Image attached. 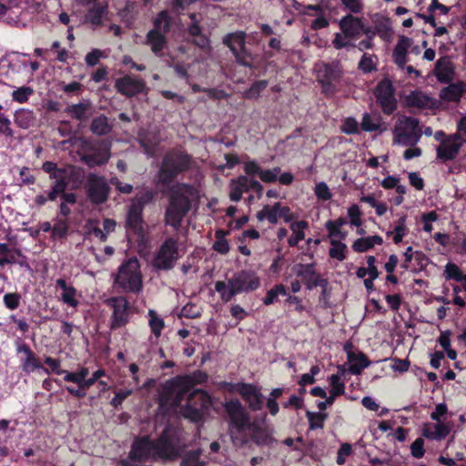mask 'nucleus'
I'll use <instances>...</instances> for the list:
<instances>
[{
  "instance_id": "nucleus-63",
  "label": "nucleus",
  "mask_w": 466,
  "mask_h": 466,
  "mask_svg": "<svg viewBox=\"0 0 466 466\" xmlns=\"http://www.w3.org/2000/svg\"><path fill=\"white\" fill-rule=\"evenodd\" d=\"M315 195L319 199L323 201L329 200L332 198V194L325 182H319L315 186Z\"/></svg>"
},
{
  "instance_id": "nucleus-25",
  "label": "nucleus",
  "mask_w": 466,
  "mask_h": 466,
  "mask_svg": "<svg viewBox=\"0 0 466 466\" xmlns=\"http://www.w3.org/2000/svg\"><path fill=\"white\" fill-rule=\"evenodd\" d=\"M406 105L409 107H416L419 109L431 108L432 106V98L422 93L421 91H411L406 96Z\"/></svg>"
},
{
  "instance_id": "nucleus-22",
  "label": "nucleus",
  "mask_w": 466,
  "mask_h": 466,
  "mask_svg": "<svg viewBox=\"0 0 466 466\" xmlns=\"http://www.w3.org/2000/svg\"><path fill=\"white\" fill-rule=\"evenodd\" d=\"M167 34L150 29L146 35V45L150 46L151 51L157 56H162L163 51L167 46Z\"/></svg>"
},
{
  "instance_id": "nucleus-45",
  "label": "nucleus",
  "mask_w": 466,
  "mask_h": 466,
  "mask_svg": "<svg viewBox=\"0 0 466 466\" xmlns=\"http://www.w3.org/2000/svg\"><path fill=\"white\" fill-rule=\"evenodd\" d=\"M89 370L86 367H82L76 371H68L64 376V380L66 382H72L76 384V387H80L84 381L87 379Z\"/></svg>"
},
{
  "instance_id": "nucleus-30",
  "label": "nucleus",
  "mask_w": 466,
  "mask_h": 466,
  "mask_svg": "<svg viewBox=\"0 0 466 466\" xmlns=\"http://www.w3.org/2000/svg\"><path fill=\"white\" fill-rule=\"evenodd\" d=\"M434 71L440 82L449 83L452 80L454 70L451 62L443 61L442 59L438 60Z\"/></svg>"
},
{
  "instance_id": "nucleus-5",
  "label": "nucleus",
  "mask_w": 466,
  "mask_h": 466,
  "mask_svg": "<svg viewBox=\"0 0 466 466\" xmlns=\"http://www.w3.org/2000/svg\"><path fill=\"white\" fill-rule=\"evenodd\" d=\"M246 36L243 31L228 33L223 36L222 43L230 49L238 65L255 69V56L246 47Z\"/></svg>"
},
{
  "instance_id": "nucleus-13",
  "label": "nucleus",
  "mask_w": 466,
  "mask_h": 466,
  "mask_svg": "<svg viewBox=\"0 0 466 466\" xmlns=\"http://www.w3.org/2000/svg\"><path fill=\"white\" fill-rule=\"evenodd\" d=\"M86 190L90 202L99 205L108 199L110 187L104 177L89 173L86 177Z\"/></svg>"
},
{
  "instance_id": "nucleus-54",
  "label": "nucleus",
  "mask_w": 466,
  "mask_h": 466,
  "mask_svg": "<svg viewBox=\"0 0 466 466\" xmlns=\"http://www.w3.org/2000/svg\"><path fill=\"white\" fill-rule=\"evenodd\" d=\"M330 390L329 394L335 398L341 396L345 393V383L341 380L340 375L332 374L329 377Z\"/></svg>"
},
{
  "instance_id": "nucleus-38",
  "label": "nucleus",
  "mask_w": 466,
  "mask_h": 466,
  "mask_svg": "<svg viewBox=\"0 0 466 466\" xmlns=\"http://www.w3.org/2000/svg\"><path fill=\"white\" fill-rule=\"evenodd\" d=\"M19 264L21 267H28L25 261H17L12 253V248L6 243H0V267L7 264Z\"/></svg>"
},
{
  "instance_id": "nucleus-18",
  "label": "nucleus",
  "mask_w": 466,
  "mask_h": 466,
  "mask_svg": "<svg viewBox=\"0 0 466 466\" xmlns=\"http://www.w3.org/2000/svg\"><path fill=\"white\" fill-rule=\"evenodd\" d=\"M107 11L108 4L106 2L94 1L84 15V23L93 29L102 26Z\"/></svg>"
},
{
  "instance_id": "nucleus-53",
  "label": "nucleus",
  "mask_w": 466,
  "mask_h": 466,
  "mask_svg": "<svg viewBox=\"0 0 466 466\" xmlns=\"http://www.w3.org/2000/svg\"><path fill=\"white\" fill-rule=\"evenodd\" d=\"M268 86V80H257L255 81L249 88H248L244 96L247 99H258L260 96V93L267 88Z\"/></svg>"
},
{
  "instance_id": "nucleus-39",
  "label": "nucleus",
  "mask_w": 466,
  "mask_h": 466,
  "mask_svg": "<svg viewBox=\"0 0 466 466\" xmlns=\"http://www.w3.org/2000/svg\"><path fill=\"white\" fill-rule=\"evenodd\" d=\"M188 34L195 37L194 43L200 48H206L209 45L208 38L202 33V28L200 27L198 21H194L188 27Z\"/></svg>"
},
{
  "instance_id": "nucleus-29",
  "label": "nucleus",
  "mask_w": 466,
  "mask_h": 466,
  "mask_svg": "<svg viewBox=\"0 0 466 466\" xmlns=\"http://www.w3.org/2000/svg\"><path fill=\"white\" fill-rule=\"evenodd\" d=\"M348 359L349 361L353 362L350 367V371L354 375L360 374L365 368H368L370 365V361L363 352H359L357 355L353 352H350L348 354Z\"/></svg>"
},
{
  "instance_id": "nucleus-36",
  "label": "nucleus",
  "mask_w": 466,
  "mask_h": 466,
  "mask_svg": "<svg viewBox=\"0 0 466 466\" xmlns=\"http://www.w3.org/2000/svg\"><path fill=\"white\" fill-rule=\"evenodd\" d=\"M407 215L401 216L396 222L392 231H388L387 236H393L392 240L395 244L402 242L403 238L407 235L409 229L406 226Z\"/></svg>"
},
{
  "instance_id": "nucleus-64",
  "label": "nucleus",
  "mask_w": 466,
  "mask_h": 466,
  "mask_svg": "<svg viewBox=\"0 0 466 466\" xmlns=\"http://www.w3.org/2000/svg\"><path fill=\"white\" fill-rule=\"evenodd\" d=\"M280 173V167H276L272 169H266L259 173V178L265 183H273L278 179V175Z\"/></svg>"
},
{
  "instance_id": "nucleus-41",
  "label": "nucleus",
  "mask_w": 466,
  "mask_h": 466,
  "mask_svg": "<svg viewBox=\"0 0 466 466\" xmlns=\"http://www.w3.org/2000/svg\"><path fill=\"white\" fill-rule=\"evenodd\" d=\"M148 325L152 334L158 339L161 336L162 330L165 328V321L160 318L157 311L154 309L148 310Z\"/></svg>"
},
{
  "instance_id": "nucleus-52",
  "label": "nucleus",
  "mask_w": 466,
  "mask_h": 466,
  "mask_svg": "<svg viewBox=\"0 0 466 466\" xmlns=\"http://www.w3.org/2000/svg\"><path fill=\"white\" fill-rule=\"evenodd\" d=\"M279 295L287 296L288 291L283 284H276L271 288L263 299V303L266 306L273 304Z\"/></svg>"
},
{
  "instance_id": "nucleus-2",
  "label": "nucleus",
  "mask_w": 466,
  "mask_h": 466,
  "mask_svg": "<svg viewBox=\"0 0 466 466\" xmlns=\"http://www.w3.org/2000/svg\"><path fill=\"white\" fill-rule=\"evenodd\" d=\"M260 286V279L257 274L250 270H239L225 281L219 280L215 283V290L219 293L223 302H229L236 295L248 293L258 289Z\"/></svg>"
},
{
  "instance_id": "nucleus-57",
  "label": "nucleus",
  "mask_w": 466,
  "mask_h": 466,
  "mask_svg": "<svg viewBox=\"0 0 466 466\" xmlns=\"http://www.w3.org/2000/svg\"><path fill=\"white\" fill-rule=\"evenodd\" d=\"M352 249L358 253H364L373 248L372 243L369 237L357 238L352 246Z\"/></svg>"
},
{
  "instance_id": "nucleus-19",
  "label": "nucleus",
  "mask_w": 466,
  "mask_h": 466,
  "mask_svg": "<svg viewBox=\"0 0 466 466\" xmlns=\"http://www.w3.org/2000/svg\"><path fill=\"white\" fill-rule=\"evenodd\" d=\"M106 376V371L105 369H98L93 372L90 378H87L80 387L75 386H66L65 390L73 397L81 400L86 396L87 390L90 387H92L96 382L98 383V380L103 377Z\"/></svg>"
},
{
  "instance_id": "nucleus-28",
  "label": "nucleus",
  "mask_w": 466,
  "mask_h": 466,
  "mask_svg": "<svg viewBox=\"0 0 466 466\" xmlns=\"http://www.w3.org/2000/svg\"><path fill=\"white\" fill-rule=\"evenodd\" d=\"M56 287L60 288L63 289V293L61 294V299L62 301L73 308H76L78 306L79 302L76 299V289L71 285H67L66 279H58L56 281Z\"/></svg>"
},
{
  "instance_id": "nucleus-56",
  "label": "nucleus",
  "mask_w": 466,
  "mask_h": 466,
  "mask_svg": "<svg viewBox=\"0 0 466 466\" xmlns=\"http://www.w3.org/2000/svg\"><path fill=\"white\" fill-rule=\"evenodd\" d=\"M66 169L65 167H58L57 164L52 161H46L42 165V170L49 174L51 179L59 177V174H64Z\"/></svg>"
},
{
  "instance_id": "nucleus-17",
  "label": "nucleus",
  "mask_w": 466,
  "mask_h": 466,
  "mask_svg": "<svg viewBox=\"0 0 466 466\" xmlns=\"http://www.w3.org/2000/svg\"><path fill=\"white\" fill-rule=\"evenodd\" d=\"M115 88L122 96L130 98L143 93L147 86L144 79L126 75L116 80Z\"/></svg>"
},
{
  "instance_id": "nucleus-3",
  "label": "nucleus",
  "mask_w": 466,
  "mask_h": 466,
  "mask_svg": "<svg viewBox=\"0 0 466 466\" xmlns=\"http://www.w3.org/2000/svg\"><path fill=\"white\" fill-rule=\"evenodd\" d=\"M114 284L126 293L138 294L142 291L143 277L137 258H130L119 266Z\"/></svg>"
},
{
  "instance_id": "nucleus-6",
  "label": "nucleus",
  "mask_w": 466,
  "mask_h": 466,
  "mask_svg": "<svg viewBox=\"0 0 466 466\" xmlns=\"http://www.w3.org/2000/svg\"><path fill=\"white\" fill-rule=\"evenodd\" d=\"M393 142L405 147H414L421 137V130L417 118L401 116L397 120L394 130Z\"/></svg>"
},
{
  "instance_id": "nucleus-7",
  "label": "nucleus",
  "mask_w": 466,
  "mask_h": 466,
  "mask_svg": "<svg viewBox=\"0 0 466 466\" xmlns=\"http://www.w3.org/2000/svg\"><path fill=\"white\" fill-rule=\"evenodd\" d=\"M462 142H466V116L459 122L457 135L443 139L437 147V158L443 163L454 160Z\"/></svg>"
},
{
  "instance_id": "nucleus-32",
  "label": "nucleus",
  "mask_w": 466,
  "mask_h": 466,
  "mask_svg": "<svg viewBox=\"0 0 466 466\" xmlns=\"http://www.w3.org/2000/svg\"><path fill=\"white\" fill-rule=\"evenodd\" d=\"M187 403L193 404L197 408H200L201 410L205 411L211 405V400L209 395L202 390H196L189 394Z\"/></svg>"
},
{
  "instance_id": "nucleus-20",
  "label": "nucleus",
  "mask_w": 466,
  "mask_h": 466,
  "mask_svg": "<svg viewBox=\"0 0 466 466\" xmlns=\"http://www.w3.org/2000/svg\"><path fill=\"white\" fill-rule=\"evenodd\" d=\"M144 224L143 211L130 206L126 219L127 230L138 238H143L145 234Z\"/></svg>"
},
{
  "instance_id": "nucleus-49",
  "label": "nucleus",
  "mask_w": 466,
  "mask_h": 466,
  "mask_svg": "<svg viewBox=\"0 0 466 466\" xmlns=\"http://www.w3.org/2000/svg\"><path fill=\"white\" fill-rule=\"evenodd\" d=\"M248 431H251V440L257 445H264L268 443L269 440V434L264 428L253 422L251 427L248 429Z\"/></svg>"
},
{
  "instance_id": "nucleus-14",
  "label": "nucleus",
  "mask_w": 466,
  "mask_h": 466,
  "mask_svg": "<svg viewBox=\"0 0 466 466\" xmlns=\"http://www.w3.org/2000/svg\"><path fill=\"white\" fill-rule=\"evenodd\" d=\"M295 274L300 278L303 284L309 290L317 287L323 288V293L329 284L328 279L321 277L315 269V263L302 264L299 263L294 267Z\"/></svg>"
},
{
  "instance_id": "nucleus-31",
  "label": "nucleus",
  "mask_w": 466,
  "mask_h": 466,
  "mask_svg": "<svg viewBox=\"0 0 466 466\" xmlns=\"http://www.w3.org/2000/svg\"><path fill=\"white\" fill-rule=\"evenodd\" d=\"M112 128L108 117L103 114L93 118L90 124L91 132L96 136L107 135L112 131Z\"/></svg>"
},
{
  "instance_id": "nucleus-16",
  "label": "nucleus",
  "mask_w": 466,
  "mask_h": 466,
  "mask_svg": "<svg viewBox=\"0 0 466 466\" xmlns=\"http://www.w3.org/2000/svg\"><path fill=\"white\" fill-rule=\"evenodd\" d=\"M236 390L252 411L262 410L264 406V396L258 386L252 383L240 382L236 385Z\"/></svg>"
},
{
  "instance_id": "nucleus-51",
  "label": "nucleus",
  "mask_w": 466,
  "mask_h": 466,
  "mask_svg": "<svg viewBox=\"0 0 466 466\" xmlns=\"http://www.w3.org/2000/svg\"><path fill=\"white\" fill-rule=\"evenodd\" d=\"M306 417L309 420V427L310 430L323 429L324 421L328 419L327 413L313 412L308 410Z\"/></svg>"
},
{
  "instance_id": "nucleus-44",
  "label": "nucleus",
  "mask_w": 466,
  "mask_h": 466,
  "mask_svg": "<svg viewBox=\"0 0 466 466\" xmlns=\"http://www.w3.org/2000/svg\"><path fill=\"white\" fill-rule=\"evenodd\" d=\"M201 450L187 451L180 462V466H206V461L200 460Z\"/></svg>"
},
{
  "instance_id": "nucleus-55",
  "label": "nucleus",
  "mask_w": 466,
  "mask_h": 466,
  "mask_svg": "<svg viewBox=\"0 0 466 466\" xmlns=\"http://www.w3.org/2000/svg\"><path fill=\"white\" fill-rule=\"evenodd\" d=\"M20 300L21 295L17 292L6 293L3 298L5 306L10 310L16 309L20 305Z\"/></svg>"
},
{
  "instance_id": "nucleus-10",
  "label": "nucleus",
  "mask_w": 466,
  "mask_h": 466,
  "mask_svg": "<svg viewBox=\"0 0 466 466\" xmlns=\"http://www.w3.org/2000/svg\"><path fill=\"white\" fill-rule=\"evenodd\" d=\"M178 258V239L175 237H168L162 242L155 255L153 267L158 270H171Z\"/></svg>"
},
{
  "instance_id": "nucleus-48",
  "label": "nucleus",
  "mask_w": 466,
  "mask_h": 466,
  "mask_svg": "<svg viewBox=\"0 0 466 466\" xmlns=\"http://www.w3.org/2000/svg\"><path fill=\"white\" fill-rule=\"evenodd\" d=\"M204 412L205 411L201 410L200 408H197V406H194L193 404L186 403L181 408L183 417L193 422L201 421L204 417Z\"/></svg>"
},
{
  "instance_id": "nucleus-15",
  "label": "nucleus",
  "mask_w": 466,
  "mask_h": 466,
  "mask_svg": "<svg viewBox=\"0 0 466 466\" xmlns=\"http://www.w3.org/2000/svg\"><path fill=\"white\" fill-rule=\"evenodd\" d=\"M129 458L137 462L157 459L155 440H151L148 436L136 438L131 446Z\"/></svg>"
},
{
  "instance_id": "nucleus-46",
  "label": "nucleus",
  "mask_w": 466,
  "mask_h": 466,
  "mask_svg": "<svg viewBox=\"0 0 466 466\" xmlns=\"http://www.w3.org/2000/svg\"><path fill=\"white\" fill-rule=\"evenodd\" d=\"M155 197L156 193L152 189H147L136 196L135 201L131 207L144 211V208L147 205L154 202Z\"/></svg>"
},
{
  "instance_id": "nucleus-61",
  "label": "nucleus",
  "mask_w": 466,
  "mask_h": 466,
  "mask_svg": "<svg viewBox=\"0 0 466 466\" xmlns=\"http://www.w3.org/2000/svg\"><path fill=\"white\" fill-rule=\"evenodd\" d=\"M102 57H106L104 51L95 48L86 55L85 61L87 66H95Z\"/></svg>"
},
{
  "instance_id": "nucleus-42",
  "label": "nucleus",
  "mask_w": 466,
  "mask_h": 466,
  "mask_svg": "<svg viewBox=\"0 0 466 466\" xmlns=\"http://www.w3.org/2000/svg\"><path fill=\"white\" fill-rule=\"evenodd\" d=\"M331 248L329 250V256L331 258L337 259L339 261H343L346 259V251L348 247L341 240L338 239H330Z\"/></svg>"
},
{
  "instance_id": "nucleus-4",
  "label": "nucleus",
  "mask_w": 466,
  "mask_h": 466,
  "mask_svg": "<svg viewBox=\"0 0 466 466\" xmlns=\"http://www.w3.org/2000/svg\"><path fill=\"white\" fill-rule=\"evenodd\" d=\"M156 454L157 459L174 461L177 459L183 448L180 431L167 424L157 440Z\"/></svg>"
},
{
  "instance_id": "nucleus-24",
  "label": "nucleus",
  "mask_w": 466,
  "mask_h": 466,
  "mask_svg": "<svg viewBox=\"0 0 466 466\" xmlns=\"http://www.w3.org/2000/svg\"><path fill=\"white\" fill-rule=\"evenodd\" d=\"M360 127L366 132L378 131L383 133L388 128L386 123L382 122V117L380 114L372 116L367 112L362 115Z\"/></svg>"
},
{
  "instance_id": "nucleus-50",
  "label": "nucleus",
  "mask_w": 466,
  "mask_h": 466,
  "mask_svg": "<svg viewBox=\"0 0 466 466\" xmlns=\"http://www.w3.org/2000/svg\"><path fill=\"white\" fill-rule=\"evenodd\" d=\"M55 225L52 228V237L57 238L60 239L66 238L68 235L69 231V225L67 218H62L59 217H56L55 220Z\"/></svg>"
},
{
  "instance_id": "nucleus-34",
  "label": "nucleus",
  "mask_w": 466,
  "mask_h": 466,
  "mask_svg": "<svg viewBox=\"0 0 466 466\" xmlns=\"http://www.w3.org/2000/svg\"><path fill=\"white\" fill-rule=\"evenodd\" d=\"M109 159V154L106 150H96L95 152L86 153L82 157L83 162L88 167H96L106 164Z\"/></svg>"
},
{
  "instance_id": "nucleus-26",
  "label": "nucleus",
  "mask_w": 466,
  "mask_h": 466,
  "mask_svg": "<svg viewBox=\"0 0 466 466\" xmlns=\"http://www.w3.org/2000/svg\"><path fill=\"white\" fill-rule=\"evenodd\" d=\"M66 113L76 120L86 121L92 114V105L89 101L73 104L66 108Z\"/></svg>"
},
{
  "instance_id": "nucleus-12",
  "label": "nucleus",
  "mask_w": 466,
  "mask_h": 466,
  "mask_svg": "<svg viewBox=\"0 0 466 466\" xmlns=\"http://www.w3.org/2000/svg\"><path fill=\"white\" fill-rule=\"evenodd\" d=\"M106 305L112 309L110 329L115 330L123 328L129 322L132 307L126 297H111L106 299Z\"/></svg>"
},
{
  "instance_id": "nucleus-8",
  "label": "nucleus",
  "mask_w": 466,
  "mask_h": 466,
  "mask_svg": "<svg viewBox=\"0 0 466 466\" xmlns=\"http://www.w3.org/2000/svg\"><path fill=\"white\" fill-rule=\"evenodd\" d=\"M342 69L339 62L322 63L317 69V80L321 86L322 93L330 96L337 91V86L342 77Z\"/></svg>"
},
{
  "instance_id": "nucleus-1",
  "label": "nucleus",
  "mask_w": 466,
  "mask_h": 466,
  "mask_svg": "<svg viewBox=\"0 0 466 466\" xmlns=\"http://www.w3.org/2000/svg\"><path fill=\"white\" fill-rule=\"evenodd\" d=\"M193 165L192 156L180 148L169 149L162 157L153 182L162 195H167L164 222L175 230L181 228L192 203L198 198V189L191 184L176 183L179 175L187 172Z\"/></svg>"
},
{
  "instance_id": "nucleus-59",
  "label": "nucleus",
  "mask_w": 466,
  "mask_h": 466,
  "mask_svg": "<svg viewBox=\"0 0 466 466\" xmlns=\"http://www.w3.org/2000/svg\"><path fill=\"white\" fill-rule=\"evenodd\" d=\"M341 131L347 135L359 134L358 121L352 116L345 118L341 126Z\"/></svg>"
},
{
  "instance_id": "nucleus-23",
  "label": "nucleus",
  "mask_w": 466,
  "mask_h": 466,
  "mask_svg": "<svg viewBox=\"0 0 466 466\" xmlns=\"http://www.w3.org/2000/svg\"><path fill=\"white\" fill-rule=\"evenodd\" d=\"M465 93L466 84L463 81H457L442 88L440 93V97L444 101L458 102Z\"/></svg>"
},
{
  "instance_id": "nucleus-37",
  "label": "nucleus",
  "mask_w": 466,
  "mask_h": 466,
  "mask_svg": "<svg viewBox=\"0 0 466 466\" xmlns=\"http://www.w3.org/2000/svg\"><path fill=\"white\" fill-rule=\"evenodd\" d=\"M171 17L167 10L160 11L153 20V28L158 32L169 33L171 29Z\"/></svg>"
},
{
  "instance_id": "nucleus-58",
  "label": "nucleus",
  "mask_w": 466,
  "mask_h": 466,
  "mask_svg": "<svg viewBox=\"0 0 466 466\" xmlns=\"http://www.w3.org/2000/svg\"><path fill=\"white\" fill-rule=\"evenodd\" d=\"M33 94V89L29 86H22L14 90L12 93L13 100L18 103L27 102L29 96Z\"/></svg>"
},
{
  "instance_id": "nucleus-35",
  "label": "nucleus",
  "mask_w": 466,
  "mask_h": 466,
  "mask_svg": "<svg viewBox=\"0 0 466 466\" xmlns=\"http://www.w3.org/2000/svg\"><path fill=\"white\" fill-rule=\"evenodd\" d=\"M434 431L430 428H424L422 430V435L430 440L441 441L445 439L451 432V429L444 423L439 422L433 425Z\"/></svg>"
},
{
  "instance_id": "nucleus-62",
  "label": "nucleus",
  "mask_w": 466,
  "mask_h": 466,
  "mask_svg": "<svg viewBox=\"0 0 466 466\" xmlns=\"http://www.w3.org/2000/svg\"><path fill=\"white\" fill-rule=\"evenodd\" d=\"M348 215L352 226L360 227L362 225L361 211L358 205L353 204L348 208Z\"/></svg>"
},
{
  "instance_id": "nucleus-33",
  "label": "nucleus",
  "mask_w": 466,
  "mask_h": 466,
  "mask_svg": "<svg viewBox=\"0 0 466 466\" xmlns=\"http://www.w3.org/2000/svg\"><path fill=\"white\" fill-rule=\"evenodd\" d=\"M280 208V202L274 205H265L261 210L258 211L256 218L258 221L268 220L270 224H277L279 221L278 208Z\"/></svg>"
},
{
  "instance_id": "nucleus-43",
  "label": "nucleus",
  "mask_w": 466,
  "mask_h": 466,
  "mask_svg": "<svg viewBox=\"0 0 466 466\" xmlns=\"http://www.w3.org/2000/svg\"><path fill=\"white\" fill-rule=\"evenodd\" d=\"M377 63L378 57L376 55L364 53L359 62L358 68L364 74H369L377 70Z\"/></svg>"
},
{
  "instance_id": "nucleus-11",
  "label": "nucleus",
  "mask_w": 466,
  "mask_h": 466,
  "mask_svg": "<svg viewBox=\"0 0 466 466\" xmlns=\"http://www.w3.org/2000/svg\"><path fill=\"white\" fill-rule=\"evenodd\" d=\"M396 89L392 81L388 77L382 78L374 89L376 103L381 108L383 114L392 115L398 107V101L395 96Z\"/></svg>"
},
{
  "instance_id": "nucleus-60",
  "label": "nucleus",
  "mask_w": 466,
  "mask_h": 466,
  "mask_svg": "<svg viewBox=\"0 0 466 466\" xmlns=\"http://www.w3.org/2000/svg\"><path fill=\"white\" fill-rule=\"evenodd\" d=\"M55 182L52 187L57 189L61 194L65 193L69 185V175L67 169L64 174H59V177L54 178Z\"/></svg>"
},
{
  "instance_id": "nucleus-9",
  "label": "nucleus",
  "mask_w": 466,
  "mask_h": 466,
  "mask_svg": "<svg viewBox=\"0 0 466 466\" xmlns=\"http://www.w3.org/2000/svg\"><path fill=\"white\" fill-rule=\"evenodd\" d=\"M225 411L228 417L231 431L241 434L248 431L252 425L250 415L242 405L239 400L231 399L223 404Z\"/></svg>"
},
{
  "instance_id": "nucleus-40",
  "label": "nucleus",
  "mask_w": 466,
  "mask_h": 466,
  "mask_svg": "<svg viewBox=\"0 0 466 466\" xmlns=\"http://www.w3.org/2000/svg\"><path fill=\"white\" fill-rule=\"evenodd\" d=\"M229 231L224 229H218L215 232L216 240L213 243L212 248L219 254L226 255L229 251V244L226 239V236Z\"/></svg>"
},
{
  "instance_id": "nucleus-47",
  "label": "nucleus",
  "mask_w": 466,
  "mask_h": 466,
  "mask_svg": "<svg viewBox=\"0 0 466 466\" xmlns=\"http://www.w3.org/2000/svg\"><path fill=\"white\" fill-rule=\"evenodd\" d=\"M23 370L25 373H31L36 370H42L45 373L49 374V370L45 368L43 364L40 362L39 359L35 356V353L30 354L25 358L23 363Z\"/></svg>"
},
{
  "instance_id": "nucleus-21",
  "label": "nucleus",
  "mask_w": 466,
  "mask_h": 466,
  "mask_svg": "<svg viewBox=\"0 0 466 466\" xmlns=\"http://www.w3.org/2000/svg\"><path fill=\"white\" fill-rule=\"evenodd\" d=\"M339 25L344 36L348 38L356 37L360 34L361 30H364V25L361 19L353 16L351 14L344 15Z\"/></svg>"
},
{
  "instance_id": "nucleus-27",
  "label": "nucleus",
  "mask_w": 466,
  "mask_h": 466,
  "mask_svg": "<svg viewBox=\"0 0 466 466\" xmlns=\"http://www.w3.org/2000/svg\"><path fill=\"white\" fill-rule=\"evenodd\" d=\"M410 45V39L407 36H400L393 49L394 63L400 68H403L407 63L408 48Z\"/></svg>"
}]
</instances>
